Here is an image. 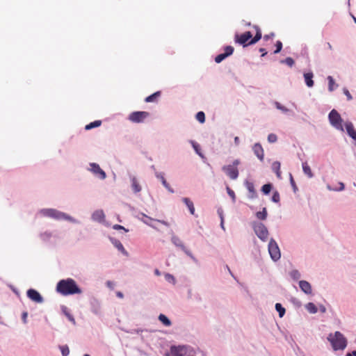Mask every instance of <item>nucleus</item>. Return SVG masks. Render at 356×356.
<instances>
[{"label":"nucleus","mask_w":356,"mask_h":356,"mask_svg":"<svg viewBox=\"0 0 356 356\" xmlns=\"http://www.w3.org/2000/svg\"><path fill=\"white\" fill-rule=\"evenodd\" d=\"M38 215L56 220H66L74 224L80 223L78 220L70 215L54 208L41 209L38 211Z\"/></svg>","instance_id":"obj_1"},{"label":"nucleus","mask_w":356,"mask_h":356,"mask_svg":"<svg viewBox=\"0 0 356 356\" xmlns=\"http://www.w3.org/2000/svg\"><path fill=\"white\" fill-rule=\"evenodd\" d=\"M56 291L65 296L82 293V290L72 278L60 280L56 284Z\"/></svg>","instance_id":"obj_2"},{"label":"nucleus","mask_w":356,"mask_h":356,"mask_svg":"<svg viewBox=\"0 0 356 356\" xmlns=\"http://www.w3.org/2000/svg\"><path fill=\"white\" fill-rule=\"evenodd\" d=\"M327 340L334 350H343L347 346V339L339 331H336L334 334L330 333L327 337Z\"/></svg>","instance_id":"obj_3"},{"label":"nucleus","mask_w":356,"mask_h":356,"mask_svg":"<svg viewBox=\"0 0 356 356\" xmlns=\"http://www.w3.org/2000/svg\"><path fill=\"white\" fill-rule=\"evenodd\" d=\"M241 163L240 160L236 159L232 163L225 165L222 167V170L231 179L235 180L238 177V165Z\"/></svg>","instance_id":"obj_4"},{"label":"nucleus","mask_w":356,"mask_h":356,"mask_svg":"<svg viewBox=\"0 0 356 356\" xmlns=\"http://www.w3.org/2000/svg\"><path fill=\"white\" fill-rule=\"evenodd\" d=\"M252 228L255 234L262 241H266L268 238V231L267 227L261 222H254Z\"/></svg>","instance_id":"obj_5"},{"label":"nucleus","mask_w":356,"mask_h":356,"mask_svg":"<svg viewBox=\"0 0 356 356\" xmlns=\"http://www.w3.org/2000/svg\"><path fill=\"white\" fill-rule=\"evenodd\" d=\"M330 124L337 129L343 131L342 118L340 114L334 109L332 110L328 115Z\"/></svg>","instance_id":"obj_6"},{"label":"nucleus","mask_w":356,"mask_h":356,"mask_svg":"<svg viewBox=\"0 0 356 356\" xmlns=\"http://www.w3.org/2000/svg\"><path fill=\"white\" fill-rule=\"evenodd\" d=\"M171 242L175 246L180 248L182 251H184L186 255H188L191 259H193V261H194L195 262L197 261L196 258L193 256L192 252L186 248V246L183 243L182 241L179 238V237L172 234L171 236Z\"/></svg>","instance_id":"obj_7"},{"label":"nucleus","mask_w":356,"mask_h":356,"mask_svg":"<svg viewBox=\"0 0 356 356\" xmlns=\"http://www.w3.org/2000/svg\"><path fill=\"white\" fill-rule=\"evenodd\" d=\"M268 252L273 261H277L280 258V252L275 240L270 239L268 243Z\"/></svg>","instance_id":"obj_8"},{"label":"nucleus","mask_w":356,"mask_h":356,"mask_svg":"<svg viewBox=\"0 0 356 356\" xmlns=\"http://www.w3.org/2000/svg\"><path fill=\"white\" fill-rule=\"evenodd\" d=\"M106 216L102 209H97L91 214L92 220L103 224L105 226H109V224L106 221Z\"/></svg>","instance_id":"obj_9"},{"label":"nucleus","mask_w":356,"mask_h":356,"mask_svg":"<svg viewBox=\"0 0 356 356\" xmlns=\"http://www.w3.org/2000/svg\"><path fill=\"white\" fill-rule=\"evenodd\" d=\"M140 215L142 216V218H139L143 223H145V225L154 228V229H156V227L152 224V221H157L161 224H163V225L166 226V227H169L170 226V224L165 221V220H157V219H154L148 216H147L146 214L143 213H141Z\"/></svg>","instance_id":"obj_10"},{"label":"nucleus","mask_w":356,"mask_h":356,"mask_svg":"<svg viewBox=\"0 0 356 356\" xmlns=\"http://www.w3.org/2000/svg\"><path fill=\"white\" fill-rule=\"evenodd\" d=\"M89 170L94 174L95 176L100 179H104L106 177L105 172L99 167L97 163H90Z\"/></svg>","instance_id":"obj_11"},{"label":"nucleus","mask_w":356,"mask_h":356,"mask_svg":"<svg viewBox=\"0 0 356 356\" xmlns=\"http://www.w3.org/2000/svg\"><path fill=\"white\" fill-rule=\"evenodd\" d=\"M27 297L32 301L37 303H42L44 302L43 297L40 293L33 289H30L26 292Z\"/></svg>","instance_id":"obj_12"},{"label":"nucleus","mask_w":356,"mask_h":356,"mask_svg":"<svg viewBox=\"0 0 356 356\" xmlns=\"http://www.w3.org/2000/svg\"><path fill=\"white\" fill-rule=\"evenodd\" d=\"M90 306L91 312L95 315H99L101 313V303L95 298H92L90 300Z\"/></svg>","instance_id":"obj_13"},{"label":"nucleus","mask_w":356,"mask_h":356,"mask_svg":"<svg viewBox=\"0 0 356 356\" xmlns=\"http://www.w3.org/2000/svg\"><path fill=\"white\" fill-rule=\"evenodd\" d=\"M130 181H131V187L133 192L135 194L140 193L142 190V187L140 185V183L137 178L134 175H130Z\"/></svg>","instance_id":"obj_14"},{"label":"nucleus","mask_w":356,"mask_h":356,"mask_svg":"<svg viewBox=\"0 0 356 356\" xmlns=\"http://www.w3.org/2000/svg\"><path fill=\"white\" fill-rule=\"evenodd\" d=\"M109 240L111 242V243L118 249V251H120L124 255L128 256V252L125 250L123 245L118 239L115 238L113 237H109Z\"/></svg>","instance_id":"obj_15"},{"label":"nucleus","mask_w":356,"mask_h":356,"mask_svg":"<svg viewBox=\"0 0 356 356\" xmlns=\"http://www.w3.org/2000/svg\"><path fill=\"white\" fill-rule=\"evenodd\" d=\"M155 176L157 179H159L161 181L163 186L171 193H174V189L170 186V184L166 181L164 175L162 172H155Z\"/></svg>","instance_id":"obj_16"},{"label":"nucleus","mask_w":356,"mask_h":356,"mask_svg":"<svg viewBox=\"0 0 356 356\" xmlns=\"http://www.w3.org/2000/svg\"><path fill=\"white\" fill-rule=\"evenodd\" d=\"M245 186L249 192L248 197L250 199H254V198L257 197V192L254 189V184L251 181L245 180Z\"/></svg>","instance_id":"obj_17"},{"label":"nucleus","mask_w":356,"mask_h":356,"mask_svg":"<svg viewBox=\"0 0 356 356\" xmlns=\"http://www.w3.org/2000/svg\"><path fill=\"white\" fill-rule=\"evenodd\" d=\"M299 286L300 289L306 294H311L312 293V286L311 284L305 281V280H301L299 282Z\"/></svg>","instance_id":"obj_18"},{"label":"nucleus","mask_w":356,"mask_h":356,"mask_svg":"<svg viewBox=\"0 0 356 356\" xmlns=\"http://www.w3.org/2000/svg\"><path fill=\"white\" fill-rule=\"evenodd\" d=\"M345 127L349 136L356 141V131L354 129L353 123L350 122H346Z\"/></svg>","instance_id":"obj_19"},{"label":"nucleus","mask_w":356,"mask_h":356,"mask_svg":"<svg viewBox=\"0 0 356 356\" xmlns=\"http://www.w3.org/2000/svg\"><path fill=\"white\" fill-rule=\"evenodd\" d=\"M182 202L188 207L190 213L192 215H194L195 214V207H194L193 202L188 197H183Z\"/></svg>","instance_id":"obj_20"},{"label":"nucleus","mask_w":356,"mask_h":356,"mask_svg":"<svg viewBox=\"0 0 356 356\" xmlns=\"http://www.w3.org/2000/svg\"><path fill=\"white\" fill-rule=\"evenodd\" d=\"M61 310L63 314L67 318V319L73 324L76 325V321L74 316L69 312L68 308L66 306L63 305Z\"/></svg>","instance_id":"obj_21"},{"label":"nucleus","mask_w":356,"mask_h":356,"mask_svg":"<svg viewBox=\"0 0 356 356\" xmlns=\"http://www.w3.org/2000/svg\"><path fill=\"white\" fill-rule=\"evenodd\" d=\"M159 321L163 324L166 327H170L172 325L171 321L168 318L167 316L163 314H160L158 316Z\"/></svg>","instance_id":"obj_22"},{"label":"nucleus","mask_w":356,"mask_h":356,"mask_svg":"<svg viewBox=\"0 0 356 356\" xmlns=\"http://www.w3.org/2000/svg\"><path fill=\"white\" fill-rule=\"evenodd\" d=\"M305 83L308 87H312L314 86V81H313V74L312 72L310 73H305L304 74Z\"/></svg>","instance_id":"obj_23"},{"label":"nucleus","mask_w":356,"mask_h":356,"mask_svg":"<svg viewBox=\"0 0 356 356\" xmlns=\"http://www.w3.org/2000/svg\"><path fill=\"white\" fill-rule=\"evenodd\" d=\"M302 170L304 173L309 178L313 177L314 175L312 172L310 167L307 162L302 163Z\"/></svg>","instance_id":"obj_24"},{"label":"nucleus","mask_w":356,"mask_h":356,"mask_svg":"<svg viewBox=\"0 0 356 356\" xmlns=\"http://www.w3.org/2000/svg\"><path fill=\"white\" fill-rule=\"evenodd\" d=\"M272 170L276 174L277 177L279 179H280L281 178L280 163L277 161L274 162L272 164Z\"/></svg>","instance_id":"obj_25"},{"label":"nucleus","mask_w":356,"mask_h":356,"mask_svg":"<svg viewBox=\"0 0 356 356\" xmlns=\"http://www.w3.org/2000/svg\"><path fill=\"white\" fill-rule=\"evenodd\" d=\"M305 309L310 314H316L318 312L317 307L313 302H309L305 305Z\"/></svg>","instance_id":"obj_26"},{"label":"nucleus","mask_w":356,"mask_h":356,"mask_svg":"<svg viewBox=\"0 0 356 356\" xmlns=\"http://www.w3.org/2000/svg\"><path fill=\"white\" fill-rule=\"evenodd\" d=\"M275 308L276 311L279 313V316L280 318L283 317L285 314L286 309L280 303H276L275 305Z\"/></svg>","instance_id":"obj_27"},{"label":"nucleus","mask_w":356,"mask_h":356,"mask_svg":"<svg viewBox=\"0 0 356 356\" xmlns=\"http://www.w3.org/2000/svg\"><path fill=\"white\" fill-rule=\"evenodd\" d=\"M328 80V90L329 91L332 92L334 90L336 87H337V85L335 84L334 80L332 78V76H329L327 77Z\"/></svg>","instance_id":"obj_28"},{"label":"nucleus","mask_w":356,"mask_h":356,"mask_svg":"<svg viewBox=\"0 0 356 356\" xmlns=\"http://www.w3.org/2000/svg\"><path fill=\"white\" fill-rule=\"evenodd\" d=\"M256 216L259 220H265L267 218L266 209L264 207V208H263L261 211L257 212Z\"/></svg>","instance_id":"obj_29"},{"label":"nucleus","mask_w":356,"mask_h":356,"mask_svg":"<svg viewBox=\"0 0 356 356\" xmlns=\"http://www.w3.org/2000/svg\"><path fill=\"white\" fill-rule=\"evenodd\" d=\"M183 348L181 347L178 348H172V354L173 356H185L184 353H182Z\"/></svg>","instance_id":"obj_30"},{"label":"nucleus","mask_w":356,"mask_h":356,"mask_svg":"<svg viewBox=\"0 0 356 356\" xmlns=\"http://www.w3.org/2000/svg\"><path fill=\"white\" fill-rule=\"evenodd\" d=\"M51 236L52 234L50 232H44L40 234V238L44 242L48 241L51 238Z\"/></svg>","instance_id":"obj_31"},{"label":"nucleus","mask_w":356,"mask_h":356,"mask_svg":"<svg viewBox=\"0 0 356 356\" xmlns=\"http://www.w3.org/2000/svg\"><path fill=\"white\" fill-rule=\"evenodd\" d=\"M272 184H266L261 187V191L265 195H268L270 193L271 189H272Z\"/></svg>","instance_id":"obj_32"},{"label":"nucleus","mask_w":356,"mask_h":356,"mask_svg":"<svg viewBox=\"0 0 356 356\" xmlns=\"http://www.w3.org/2000/svg\"><path fill=\"white\" fill-rule=\"evenodd\" d=\"M59 348L60 350L61 354L63 356H68L70 354V349L67 345L60 346Z\"/></svg>","instance_id":"obj_33"},{"label":"nucleus","mask_w":356,"mask_h":356,"mask_svg":"<svg viewBox=\"0 0 356 356\" xmlns=\"http://www.w3.org/2000/svg\"><path fill=\"white\" fill-rule=\"evenodd\" d=\"M227 192L228 195L232 198V202L234 203L236 202V195L233 190H232L229 186H227Z\"/></svg>","instance_id":"obj_34"},{"label":"nucleus","mask_w":356,"mask_h":356,"mask_svg":"<svg viewBox=\"0 0 356 356\" xmlns=\"http://www.w3.org/2000/svg\"><path fill=\"white\" fill-rule=\"evenodd\" d=\"M291 277L293 279V280H298L301 277V275L300 273L298 272V270H293L292 271H291Z\"/></svg>","instance_id":"obj_35"},{"label":"nucleus","mask_w":356,"mask_h":356,"mask_svg":"<svg viewBox=\"0 0 356 356\" xmlns=\"http://www.w3.org/2000/svg\"><path fill=\"white\" fill-rule=\"evenodd\" d=\"M339 188H332L330 187V186H327V188L330 190V191H341L343 190H344L345 188V185L343 182H339Z\"/></svg>","instance_id":"obj_36"},{"label":"nucleus","mask_w":356,"mask_h":356,"mask_svg":"<svg viewBox=\"0 0 356 356\" xmlns=\"http://www.w3.org/2000/svg\"><path fill=\"white\" fill-rule=\"evenodd\" d=\"M271 200L273 202H275V203H277L280 202V194L277 191H275L273 193Z\"/></svg>","instance_id":"obj_37"},{"label":"nucleus","mask_w":356,"mask_h":356,"mask_svg":"<svg viewBox=\"0 0 356 356\" xmlns=\"http://www.w3.org/2000/svg\"><path fill=\"white\" fill-rule=\"evenodd\" d=\"M165 280L168 281L169 282H172L173 284L175 283V277L169 273L165 274Z\"/></svg>","instance_id":"obj_38"},{"label":"nucleus","mask_w":356,"mask_h":356,"mask_svg":"<svg viewBox=\"0 0 356 356\" xmlns=\"http://www.w3.org/2000/svg\"><path fill=\"white\" fill-rule=\"evenodd\" d=\"M113 229H115V230L122 229V230H124L125 232H129V230H128L127 229L124 228L123 226L120 225H114L113 226Z\"/></svg>","instance_id":"obj_39"},{"label":"nucleus","mask_w":356,"mask_h":356,"mask_svg":"<svg viewBox=\"0 0 356 356\" xmlns=\"http://www.w3.org/2000/svg\"><path fill=\"white\" fill-rule=\"evenodd\" d=\"M343 91L344 95L346 96L347 99H348V101L352 100L353 97H352V95H350V92L348 91V89H346V88H343Z\"/></svg>","instance_id":"obj_40"},{"label":"nucleus","mask_w":356,"mask_h":356,"mask_svg":"<svg viewBox=\"0 0 356 356\" xmlns=\"http://www.w3.org/2000/svg\"><path fill=\"white\" fill-rule=\"evenodd\" d=\"M291 186L293 188L294 193H296V191L298 190V188H297V186H296L295 181L293 180V178L291 175Z\"/></svg>","instance_id":"obj_41"},{"label":"nucleus","mask_w":356,"mask_h":356,"mask_svg":"<svg viewBox=\"0 0 356 356\" xmlns=\"http://www.w3.org/2000/svg\"><path fill=\"white\" fill-rule=\"evenodd\" d=\"M217 213L220 218V220H224L223 210L221 208H218L217 210Z\"/></svg>","instance_id":"obj_42"},{"label":"nucleus","mask_w":356,"mask_h":356,"mask_svg":"<svg viewBox=\"0 0 356 356\" xmlns=\"http://www.w3.org/2000/svg\"><path fill=\"white\" fill-rule=\"evenodd\" d=\"M27 316H28V313L26 312H24L22 313V319L24 322V323H26V318H27Z\"/></svg>","instance_id":"obj_43"},{"label":"nucleus","mask_w":356,"mask_h":356,"mask_svg":"<svg viewBox=\"0 0 356 356\" xmlns=\"http://www.w3.org/2000/svg\"><path fill=\"white\" fill-rule=\"evenodd\" d=\"M319 309H320V312H322V313H325L326 312V308L324 305H321L319 306Z\"/></svg>","instance_id":"obj_44"},{"label":"nucleus","mask_w":356,"mask_h":356,"mask_svg":"<svg viewBox=\"0 0 356 356\" xmlns=\"http://www.w3.org/2000/svg\"><path fill=\"white\" fill-rule=\"evenodd\" d=\"M291 302H292L294 305H296L298 307L300 306V302L296 301L295 298H291Z\"/></svg>","instance_id":"obj_45"},{"label":"nucleus","mask_w":356,"mask_h":356,"mask_svg":"<svg viewBox=\"0 0 356 356\" xmlns=\"http://www.w3.org/2000/svg\"><path fill=\"white\" fill-rule=\"evenodd\" d=\"M346 356H356V350H353L350 353H348Z\"/></svg>","instance_id":"obj_46"},{"label":"nucleus","mask_w":356,"mask_h":356,"mask_svg":"<svg viewBox=\"0 0 356 356\" xmlns=\"http://www.w3.org/2000/svg\"><path fill=\"white\" fill-rule=\"evenodd\" d=\"M220 227L225 231V225H224V220H220Z\"/></svg>","instance_id":"obj_47"},{"label":"nucleus","mask_w":356,"mask_h":356,"mask_svg":"<svg viewBox=\"0 0 356 356\" xmlns=\"http://www.w3.org/2000/svg\"><path fill=\"white\" fill-rule=\"evenodd\" d=\"M117 296L119 298H123V293L122 292H118Z\"/></svg>","instance_id":"obj_48"},{"label":"nucleus","mask_w":356,"mask_h":356,"mask_svg":"<svg viewBox=\"0 0 356 356\" xmlns=\"http://www.w3.org/2000/svg\"><path fill=\"white\" fill-rule=\"evenodd\" d=\"M155 273H156V275H159V270H157V269H156V270H155Z\"/></svg>","instance_id":"obj_49"},{"label":"nucleus","mask_w":356,"mask_h":356,"mask_svg":"<svg viewBox=\"0 0 356 356\" xmlns=\"http://www.w3.org/2000/svg\"><path fill=\"white\" fill-rule=\"evenodd\" d=\"M142 332V330H136V333H138H138H140V332Z\"/></svg>","instance_id":"obj_50"},{"label":"nucleus","mask_w":356,"mask_h":356,"mask_svg":"<svg viewBox=\"0 0 356 356\" xmlns=\"http://www.w3.org/2000/svg\"><path fill=\"white\" fill-rule=\"evenodd\" d=\"M227 269H228V270H229V273H230L231 275H232V272H231V270L229 269V268L227 266Z\"/></svg>","instance_id":"obj_51"},{"label":"nucleus","mask_w":356,"mask_h":356,"mask_svg":"<svg viewBox=\"0 0 356 356\" xmlns=\"http://www.w3.org/2000/svg\"><path fill=\"white\" fill-rule=\"evenodd\" d=\"M293 59H292V58H291V66H292V65H293Z\"/></svg>","instance_id":"obj_52"},{"label":"nucleus","mask_w":356,"mask_h":356,"mask_svg":"<svg viewBox=\"0 0 356 356\" xmlns=\"http://www.w3.org/2000/svg\"><path fill=\"white\" fill-rule=\"evenodd\" d=\"M259 159L262 161L264 157L261 156V157H259Z\"/></svg>","instance_id":"obj_53"},{"label":"nucleus","mask_w":356,"mask_h":356,"mask_svg":"<svg viewBox=\"0 0 356 356\" xmlns=\"http://www.w3.org/2000/svg\"><path fill=\"white\" fill-rule=\"evenodd\" d=\"M204 159L203 163H206V157H202Z\"/></svg>","instance_id":"obj_54"},{"label":"nucleus","mask_w":356,"mask_h":356,"mask_svg":"<svg viewBox=\"0 0 356 356\" xmlns=\"http://www.w3.org/2000/svg\"><path fill=\"white\" fill-rule=\"evenodd\" d=\"M188 295H191V289H190V290H188Z\"/></svg>","instance_id":"obj_55"},{"label":"nucleus","mask_w":356,"mask_h":356,"mask_svg":"<svg viewBox=\"0 0 356 356\" xmlns=\"http://www.w3.org/2000/svg\"><path fill=\"white\" fill-rule=\"evenodd\" d=\"M107 285H111V282H107Z\"/></svg>","instance_id":"obj_56"},{"label":"nucleus","mask_w":356,"mask_h":356,"mask_svg":"<svg viewBox=\"0 0 356 356\" xmlns=\"http://www.w3.org/2000/svg\"><path fill=\"white\" fill-rule=\"evenodd\" d=\"M83 356H90V355H88V354H85V355H83Z\"/></svg>","instance_id":"obj_57"},{"label":"nucleus","mask_w":356,"mask_h":356,"mask_svg":"<svg viewBox=\"0 0 356 356\" xmlns=\"http://www.w3.org/2000/svg\"><path fill=\"white\" fill-rule=\"evenodd\" d=\"M328 46H329V48H330V49H331V48H332V47H331V45H330V44H328Z\"/></svg>","instance_id":"obj_58"},{"label":"nucleus","mask_w":356,"mask_h":356,"mask_svg":"<svg viewBox=\"0 0 356 356\" xmlns=\"http://www.w3.org/2000/svg\"><path fill=\"white\" fill-rule=\"evenodd\" d=\"M355 22H356V18H354Z\"/></svg>","instance_id":"obj_59"}]
</instances>
